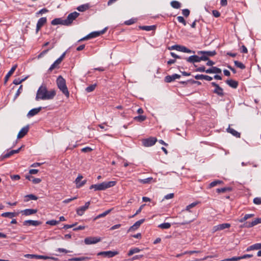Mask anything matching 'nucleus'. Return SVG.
Masks as SVG:
<instances>
[{
    "label": "nucleus",
    "mask_w": 261,
    "mask_h": 261,
    "mask_svg": "<svg viewBox=\"0 0 261 261\" xmlns=\"http://www.w3.org/2000/svg\"><path fill=\"white\" fill-rule=\"evenodd\" d=\"M259 223H261V218H256L251 222H246L241 226V227H251Z\"/></svg>",
    "instance_id": "13"
},
{
    "label": "nucleus",
    "mask_w": 261,
    "mask_h": 261,
    "mask_svg": "<svg viewBox=\"0 0 261 261\" xmlns=\"http://www.w3.org/2000/svg\"><path fill=\"white\" fill-rule=\"evenodd\" d=\"M240 260L239 257H233L230 258H226V261H238Z\"/></svg>",
    "instance_id": "62"
},
{
    "label": "nucleus",
    "mask_w": 261,
    "mask_h": 261,
    "mask_svg": "<svg viewBox=\"0 0 261 261\" xmlns=\"http://www.w3.org/2000/svg\"><path fill=\"white\" fill-rule=\"evenodd\" d=\"M90 8V6L88 4L82 5L79 6L76 9L80 12H85Z\"/></svg>",
    "instance_id": "32"
},
{
    "label": "nucleus",
    "mask_w": 261,
    "mask_h": 261,
    "mask_svg": "<svg viewBox=\"0 0 261 261\" xmlns=\"http://www.w3.org/2000/svg\"><path fill=\"white\" fill-rule=\"evenodd\" d=\"M200 252H201V251H200V250H191V251H185L183 253V254H192L193 253H200Z\"/></svg>",
    "instance_id": "54"
},
{
    "label": "nucleus",
    "mask_w": 261,
    "mask_h": 261,
    "mask_svg": "<svg viewBox=\"0 0 261 261\" xmlns=\"http://www.w3.org/2000/svg\"><path fill=\"white\" fill-rule=\"evenodd\" d=\"M145 204H143L142 205H141V206L139 207V208L136 211V213L133 215V216H129V218H133L135 216H136L137 215L139 214L140 213H141L143 207L145 206Z\"/></svg>",
    "instance_id": "50"
},
{
    "label": "nucleus",
    "mask_w": 261,
    "mask_h": 261,
    "mask_svg": "<svg viewBox=\"0 0 261 261\" xmlns=\"http://www.w3.org/2000/svg\"><path fill=\"white\" fill-rule=\"evenodd\" d=\"M138 181L139 182L143 184H149L151 182H155V180H154L153 178L151 177H148L145 179H139Z\"/></svg>",
    "instance_id": "30"
},
{
    "label": "nucleus",
    "mask_w": 261,
    "mask_h": 261,
    "mask_svg": "<svg viewBox=\"0 0 261 261\" xmlns=\"http://www.w3.org/2000/svg\"><path fill=\"white\" fill-rule=\"evenodd\" d=\"M139 28L142 30H145L146 31H150L151 30H154L155 29V25H150V26L144 25V26H140Z\"/></svg>",
    "instance_id": "35"
},
{
    "label": "nucleus",
    "mask_w": 261,
    "mask_h": 261,
    "mask_svg": "<svg viewBox=\"0 0 261 261\" xmlns=\"http://www.w3.org/2000/svg\"><path fill=\"white\" fill-rule=\"evenodd\" d=\"M212 85L215 87V89L213 91V92L215 94H217L218 95L220 96H223L224 93L223 92V89L220 87L218 84L216 83L215 82H212L211 83Z\"/></svg>",
    "instance_id": "10"
},
{
    "label": "nucleus",
    "mask_w": 261,
    "mask_h": 261,
    "mask_svg": "<svg viewBox=\"0 0 261 261\" xmlns=\"http://www.w3.org/2000/svg\"><path fill=\"white\" fill-rule=\"evenodd\" d=\"M227 132L230 134H231L233 136L236 137V138H240L241 137V134L240 133L238 132L234 129L231 128L230 127V125L229 127L227 128Z\"/></svg>",
    "instance_id": "26"
},
{
    "label": "nucleus",
    "mask_w": 261,
    "mask_h": 261,
    "mask_svg": "<svg viewBox=\"0 0 261 261\" xmlns=\"http://www.w3.org/2000/svg\"><path fill=\"white\" fill-rule=\"evenodd\" d=\"M77 198V196H75V197H73L71 198H68V199H65L63 201V202L64 203H68L70 202V201H71L72 200L76 199Z\"/></svg>",
    "instance_id": "56"
},
{
    "label": "nucleus",
    "mask_w": 261,
    "mask_h": 261,
    "mask_svg": "<svg viewBox=\"0 0 261 261\" xmlns=\"http://www.w3.org/2000/svg\"><path fill=\"white\" fill-rule=\"evenodd\" d=\"M54 47V46H52L51 48H48L46 50H44L43 51H42L41 53H40L39 54V55L38 56V59H40L41 58H42L43 56H44L50 49L53 48Z\"/></svg>",
    "instance_id": "47"
},
{
    "label": "nucleus",
    "mask_w": 261,
    "mask_h": 261,
    "mask_svg": "<svg viewBox=\"0 0 261 261\" xmlns=\"http://www.w3.org/2000/svg\"><path fill=\"white\" fill-rule=\"evenodd\" d=\"M29 197L31 200H36L38 199V197L33 194H29L25 196Z\"/></svg>",
    "instance_id": "59"
},
{
    "label": "nucleus",
    "mask_w": 261,
    "mask_h": 261,
    "mask_svg": "<svg viewBox=\"0 0 261 261\" xmlns=\"http://www.w3.org/2000/svg\"><path fill=\"white\" fill-rule=\"evenodd\" d=\"M231 191H232V188L231 187H225L223 188L217 189L216 190L217 192L218 193H225L228 191L230 192Z\"/></svg>",
    "instance_id": "36"
},
{
    "label": "nucleus",
    "mask_w": 261,
    "mask_h": 261,
    "mask_svg": "<svg viewBox=\"0 0 261 261\" xmlns=\"http://www.w3.org/2000/svg\"><path fill=\"white\" fill-rule=\"evenodd\" d=\"M146 119V117L144 115H139L138 116H136L134 118V119L135 120H136L138 122H142V121L145 120Z\"/></svg>",
    "instance_id": "39"
},
{
    "label": "nucleus",
    "mask_w": 261,
    "mask_h": 261,
    "mask_svg": "<svg viewBox=\"0 0 261 261\" xmlns=\"http://www.w3.org/2000/svg\"><path fill=\"white\" fill-rule=\"evenodd\" d=\"M101 240L100 237H89L85 239L84 243L86 245L94 244L99 242Z\"/></svg>",
    "instance_id": "9"
},
{
    "label": "nucleus",
    "mask_w": 261,
    "mask_h": 261,
    "mask_svg": "<svg viewBox=\"0 0 261 261\" xmlns=\"http://www.w3.org/2000/svg\"><path fill=\"white\" fill-rule=\"evenodd\" d=\"M180 75L178 74H173L171 75H167L165 78V81L167 83H170L176 79H179Z\"/></svg>",
    "instance_id": "20"
},
{
    "label": "nucleus",
    "mask_w": 261,
    "mask_h": 261,
    "mask_svg": "<svg viewBox=\"0 0 261 261\" xmlns=\"http://www.w3.org/2000/svg\"><path fill=\"white\" fill-rule=\"evenodd\" d=\"M230 227L229 223H223L214 226L213 228V232H215L218 230H223L225 228H228Z\"/></svg>",
    "instance_id": "15"
},
{
    "label": "nucleus",
    "mask_w": 261,
    "mask_h": 261,
    "mask_svg": "<svg viewBox=\"0 0 261 261\" xmlns=\"http://www.w3.org/2000/svg\"><path fill=\"white\" fill-rule=\"evenodd\" d=\"M33 183L37 184H39L41 181V179L39 178H33V179L32 180Z\"/></svg>",
    "instance_id": "64"
},
{
    "label": "nucleus",
    "mask_w": 261,
    "mask_h": 261,
    "mask_svg": "<svg viewBox=\"0 0 261 261\" xmlns=\"http://www.w3.org/2000/svg\"><path fill=\"white\" fill-rule=\"evenodd\" d=\"M106 30H107V28H106L103 30L100 31L92 32L90 34H88L86 37L83 38L82 39H81L79 40V41L89 39H91L92 38L97 37L100 36V35L104 34L106 32Z\"/></svg>",
    "instance_id": "6"
},
{
    "label": "nucleus",
    "mask_w": 261,
    "mask_h": 261,
    "mask_svg": "<svg viewBox=\"0 0 261 261\" xmlns=\"http://www.w3.org/2000/svg\"><path fill=\"white\" fill-rule=\"evenodd\" d=\"M96 86V84L91 85L86 88V91L87 92H91L93 91L95 89Z\"/></svg>",
    "instance_id": "44"
},
{
    "label": "nucleus",
    "mask_w": 261,
    "mask_h": 261,
    "mask_svg": "<svg viewBox=\"0 0 261 261\" xmlns=\"http://www.w3.org/2000/svg\"><path fill=\"white\" fill-rule=\"evenodd\" d=\"M197 72H205V68L204 66L199 67L195 69Z\"/></svg>",
    "instance_id": "61"
},
{
    "label": "nucleus",
    "mask_w": 261,
    "mask_h": 261,
    "mask_svg": "<svg viewBox=\"0 0 261 261\" xmlns=\"http://www.w3.org/2000/svg\"><path fill=\"white\" fill-rule=\"evenodd\" d=\"M90 257L88 256H83L80 257H74L69 259L71 261H86L89 260Z\"/></svg>",
    "instance_id": "33"
},
{
    "label": "nucleus",
    "mask_w": 261,
    "mask_h": 261,
    "mask_svg": "<svg viewBox=\"0 0 261 261\" xmlns=\"http://www.w3.org/2000/svg\"><path fill=\"white\" fill-rule=\"evenodd\" d=\"M37 210L36 209H25L20 212L23 215L25 216H29L36 213Z\"/></svg>",
    "instance_id": "24"
},
{
    "label": "nucleus",
    "mask_w": 261,
    "mask_h": 261,
    "mask_svg": "<svg viewBox=\"0 0 261 261\" xmlns=\"http://www.w3.org/2000/svg\"><path fill=\"white\" fill-rule=\"evenodd\" d=\"M83 178V176L82 175L80 174L78 175V176L76 177V178L75 180V182L76 184V185H77L78 184H79L81 182L80 181Z\"/></svg>",
    "instance_id": "57"
},
{
    "label": "nucleus",
    "mask_w": 261,
    "mask_h": 261,
    "mask_svg": "<svg viewBox=\"0 0 261 261\" xmlns=\"http://www.w3.org/2000/svg\"><path fill=\"white\" fill-rule=\"evenodd\" d=\"M57 252H58L59 253H71L72 252V251L68 250L64 248H58L56 250Z\"/></svg>",
    "instance_id": "46"
},
{
    "label": "nucleus",
    "mask_w": 261,
    "mask_h": 261,
    "mask_svg": "<svg viewBox=\"0 0 261 261\" xmlns=\"http://www.w3.org/2000/svg\"><path fill=\"white\" fill-rule=\"evenodd\" d=\"M56 94L55 90L48 91L46 87L44 85H41L37 90L36 100H49L53 99Z\"/></svg>",
    "instance_id": "1"
},
{
    "label": "nucleus",
    "mask_w": 261,
    "mask_h": 261,
    "mask_svg": "<svg viewBox=\"0 0 261 261\" xmlns=\"http://www.w3.org/2000/svg\"><path fill=\"white\" fill-rule=\"evenodd\" d=\"M46 22L47 19L46 17H41L38 20L36 25V33L39 32V31L46 23Z\"/></svg>",
    "instance_id": "17"
},
{
    "label": "nucleus",
    "mask_w": 261,
    "mask_h": 261,
    "mask_svg": "<svg viewBox=\"0 0 261 261\" xmlns=\"http://www.w3.org/2000/svg\"><path fill=\"white\" fill-rule=\"evenodd\" d=\"M118 254L117 251H101L97 253V255L103 256L109 258L112 257Z\"/></svg>",
    "instance_id": "12"
},
{
    "label": "nucleus",
    "mask_w": 261,
    "mask_h": 261,
    "mask_svg": "<svg viewBox=\"0 0 261 261\" xmlns=\"http://www.w3.org/2000/svg\"><path fill=\"white\" fill-rule=\"evenodd\" d=\"M42 224V222L37 220H28L23 222L24 226L33 225L35 226H39Z\"/></svg>",
    "instance_id": "18"
},
{
    "label": "nucleus",
    "mask_w": 261,
    "mask_h": 261,
    "mask_svg": "<svg viewBox=\"0 0 261 261\" xmlns=\"http://www.w3.org/2000/svg\"><path fill=\"white\" fill-rule=\"evenodd\" d=\"M26 79V77L24 78V79H22L21 80H20L19 79H15L13 82V83L16 85H19L20 84H21L22 82H23Z\"/></svg>",
    "instance_id": "51"
},
{
    "label": "nucleus",
    "mask_w": 261,
    "mask_h": 261,
    "mask_svg": "<svg viewBox=\"0 0 261 261\" xmlns=\"http://www.w3.org/2000/svg\"><path fill=\"white\" fill-rule=\"evenodd\" d=\"M17 67V65L15 64L11 68L10 70L8 72L6 75L5 77V84H6L7 81H8L9 77L11 76V75L14 73L15 70H16Z\"/></svg>",
    "instance_id": "22"
},
{
    "label": "nucleus",
    "mask_w": 261,
    "mask_h": 261,
    "mask_svg": "<svg viewBox=\"0 0 261 261\" xmlns=\"http://www.w3.org/2000/svg\"><path fill=\"white\" fill-rule=\"evenodd\" d=\"M253 203L257 205L261 204V198L256 197L253 199Z\"/></svg>",
    "instance_id": "55"
},
{
    "label": "nucleus",
    "mask_w": 261,
    "mask_h": 261,
    "mask_svg": "<svg viewBox=\"0 0 261 261\" xmlns=\"http://www.w3.org/2000/svg\"><path fill=\"white\" fill-rule=\"evenodd\" d=\"M66 53H64L49 67L48 70L51 71L53 69L56 68L63 61L65 57Z\"/></svg>",
    "instance_id": "11"
},
{
    "label": "nucleus",
    "mask_w": 261,
    "mask_h": 261,
    "mask_svg": "<svg viewBox=\"0 0 261 261\" xmlns=\"http://www.w3.org/2000/svg\"><path fill=\"white\" fill-rule=\"evenodd\" d=\"M177 20L178 22L182 23L184 25L186 26L187 25L186 21L185 20L184 18L182 16H178L177 17Z\"/></svg>",
    "instance_id": "48"
},
{
    "label": "nucleus",
    "mask_w": 261,
    "mask_h": 261,
    "mask_svg": "<svg viewBox=\"0 0 261 261\" xmlns=\"http://www.w3.org/2000/svg\"><path fill=\"white\" fill-rule=\"evenodd\" d=\"M240 49L242 53L247 54L248 53V49L245 45H242Z\"/></svg>",
    "instance_id": "63"
},
{
    "label": "nucleus",
    "mask_w": 261,
    "mask_h": 261,
    "mask_svg": "<svg viewBox=\"0 0 261 261\" xmlns=\"http://www.w3.org/2000/svg\"><path fill=\"white\" fill-rule=\"evenodd\" d=\"M80 13L77 12H74L70 13L66 19H64V25H70L79 16Z\"/></svg>",
    "instance_id": "5"
},
{
    "label": "nucleus",
    "mask_w": 261,
    "mask_h": 261,
    "mask_svg": "<svg viewBox=\"0 0 261 261\" xmlns=\"http://www.w3.org/2000/svg\"><path fill=\"white\" fill-rule=\"evenodd\" d=\"M12 155H13V154L12 150H11L9 152H8V153H7L4 155H2L1 156V160H4L5 159L9 158L10 156H11Z\"/></svg>",
    "instance_id": "42"
},
{
    "label": "nucleus",
    "mask_w": 261,
    "mask_h": 261,
    "mask_svg": "<svg viewBox=\"0 0 261 261\" xmlns=\"http://www.w3.org/2000/svg\"><path fill=\"white\" fill-rule=\"evenodd\" d=\"M18 215V213L16 212H5L2 214L1 216L3 217H7L9 218H12L17 216Z\"/></svg>",
    "instance_id": "27"
},
{
    "label": "nucleus",
    "mask_w": 261,
    "mask_h": 261,
    "mask_svg": "<svg viewBox=\"0 0 261 261\" xmlns=\"http://www.w3.org/2000/svg\"><path fill=\"white\" fill-rule=\"evenodd\" d=\"M190 11L188 9H185L182 10V14L184 16H185L186 17H187L189 16L190 14Z\"/></svg>",
    "instance_id": "53"
},
{
    "label": "nucleus",
    "mask_w": 261,
    "mask_h": 261,
    "mask_svg": "<svg viewBox=\"0 0 261 261\" xmlns=\"http://www.w3.org/2000/svg\"><path fill=\"white\" fill-rule=\"evenodd\" d=\"M198 54L202 55V56H206L208 58V57H213L215 56L217 54V53L215 50L213 51H198Z\"/></svg>",
    "instance_id": "21"
},
{
    "label": "nucleus",
    "mask_w": 261,
    "mask_h": 261,
    "mask_svg": "<svg viewBox=\"0 0 261 261\" xmlns=\"http://www.w3.org/2000/svg\"><path fill=\"white\" fill-rule=\"evenodd\" d=\"M59 223V221H58L55 220H49V221H46V224L50 225L52 226L56 225L57 224H58Z\"/></svg>",
    "instance_id": "45"
},
{
    "label": "nucleus",
    "mask_w": 261,
    "mask_h": 261,
    "mask_svg": "<svg viewBox=\"0 0 261 261\" xmlns=\"http://www.w3.org/2000/svg\"><path fill=\"white\" fill-rule=\"evenodd\" d=\"M205 72L207 73H221V69L217 67H212V68L206 70Z\"/></svg>",
    "instance_id": "25"
},
{
    "label": "nucleus",
    "mask_w": 261,
    "mask_h": 261,
    "mask_svg": "<svg viewBox=\"0 0 261 261\" xmlns=\"http://www.w3.org/2000/svg\"><path fill=\"white\" fill-rule=\"evenodd\" d=\"M185 59L189 63H195L200 62L201 61H206L208 60V58L205 56L199 57L197 55H193L189 57L185 58Z\"/></svg>",
    "instance_id": "4"
},
{
    "label": "nucleus",
    "mask_w": 261,
    "mask_h": 261,
    "mask_svg": "<svg viewBox=\"0 0 261 261\" xmlns=\"http://www.w3.org/2000/svg\"><path fill=\"white\" fill-rule=\"evenodd\" d=\"M157 141L155 137H150L147 139H143L142 141L143 145L145 147H150L153 145Z\"/></svg>",
    "instance_id": "7"
},
{
    "label": "nucleus",
    "mask_w": 261,
    "mask_h": 261,
    "mask_svg": "<svg viewBox=\"0 0 261 261\" xmlns=\"http://www.w3.org/2000/svg\"><path fill=\"white\" fill-rule=\"evenodd\" d=\"M57 84L58 88L66 97L68 98L69 97V92L66 86V81L61 75L58 77L57 79Z\"/></svg>",
    "instance_id": "3"
},
{
    "label": "nucleus",
    "mask_w": 261,
    "mask_h": 261,
    "mask_svg": "<svg viewBox=\"0 0 261 261\" xmlns=\"http://www.w3.org/2000/svg\"><path fill=\"white\" fill-rule=\"evenodd\" d=\"M212 13L215 17H219L220 16V13L216 10H213Z\"/></svg>",
    "instance_id": "60"
},
{
    "label": "nucleus",
    "mask_w": 261,
    "mask_h": 261,
    "mask_svg": "<svg viewBox=\"0 0 261 261\" xmlns=\"http://www.w3.org/2000/svg\"><path fill=\"white\" fill-rule=\"evenodd\" d=\"M234 65L238 68H240L242 69H244L245 68V66L242 63L239 61H235L234 62Z\"/></svg>",
    "instance_id": "43"
},
{
    "label": "nucleus",
    "mask_w": 261,
    "mask_h": 261,
    "mask_svg": "<svg viewBox=\"0 0 261 261\" xmlns=\"http://www.w3.org/2000/svg\"><path fill=\"white\" fill-rule=\"evenodd\" d=\"M35 258L36 259H51L54 260H57L58 258L54 257H49L47 256H44V255H36L35 254Z\"/></svg>",
    "instance_id": "31"
},
{
    "label": "nucleus",
    "mask_w": 261,
    "mask_h": 261,
    "mask_svg": "<svg viewBox=\"0 0 261 261\" xmlns=\"http://www.w3.org/2000/svg\"><path fill=\"white\" fill-rule=\"evenodd\" d=\"M113 208H111V209L108 210L106 211L105 212H104L103 213L98 215L95 218L94 220H96L97 219L106 216L107 215H108L110 213V212L113 210Z\"/></svg>",
    "instance_id": "34"
},
{
    "label": "nucleus",
    "mask_w": 261,
    "mask_h": 261,
    "mask_svg": "<svg viewBox=\"0 0 261 261\" xmlns=\"http://www.w3.org/2000/svg\"><path fill=\"white\" fill-rule=\"evenodd\" d=\"M198 202H193L191 204L187 205L186 206V211H190V208H192L194 207V206H195L198 204Z\"/></svg>",
    "instance_id": "52"
},
{
    "label": "nucleus",
    "mask_w": 261,
    "mask_h": 261,
    "mask_svg": "<svg viewBox=\"0 0 261 261\" xmlns=\"http://www.w3.org/2000/svg\"><path fill=\"white\" fill-rule=\"evenodd\" d=\"M226 83L232 88H237L238 86V82L233 80L226 81Z\"/></svg>",
    "instance_id": "28"
},
{
    "label": "nucleus",
    "mask_w": 261,
    "mask_h": 261,
    "mask_svg": "<svg viewBox=\"0 0 261 261\" xmlns=\"http://www.w3.org/2000/svg\"><path fill=\"white\" fill-rule=\"evenodd\" d=\"M144 221L145 219H142L137 221L135 223V224L133 225H132L129 228V229L127 230V232H132L136 230L140 226V225L144 222Z\"/></svg>",
    "instance_id": "16"
},
{
    "label": "nucleus",
    "mask_w": 261,
    "mask_h": 261,
    "mask_svg": "<svg viewBox=\"0 0 261 261\" xmlns=\"http://www.w3.org/2000/svg\"><path fill=\"white\" fill-rule=\"evenodd\" d=\"M42 110V107L34 108L31 110L28 113L27 116L29 117H33L37 114Z\"/></svg>",
    "instance_id": "23"
},
{
    "label": "nucleus",
    "mask_w": 261,
    "mask_h": 261,
    "mask_svg": "<svg viewBox=\"0 0 261 261\" xmlns=\"http://www.w3.org/2000/svg\"><path fill=\"white\" fill-rule=\"evenodd\" d=\"M171 49H175L177 51H181L183 53H194V51H192L186 47L180 45H174L172 46L170 48Z\"/></svg>",
    "instance_id": "8"
},
{
    "label": "nucleus",
    "mask_w": 261,
    "mask_h": 261,
    "mask_svg": "<svg viewBox=\"0 0 261 261\" xmlns=\"http://www.w3.org/2000/svg\"><path fill=\"white\" fill-rule=\"evenodd\" d=\"M222 183H223V181L222 180H216L212 181V182H211L210 184L209 187L212 188V187H214L217 186L218 184H221Z\"/></svg>",
    "instance_id": "41"
},
{
    "label": "nucleus",
    "mask_w": 261,
    "mask_h": 261,
    "mask_svg": "<svg viewBox=\"0 0 261 261\" xmlns=\"http://www.w3.org/2000/svg\"><path fill=\"white\" fill-rule=\"evenodd\" d=\"M90 204V201H88L86 202L84 206L77 208L76 210V214L79 216H82L84 214L85 212L88 208Z\"/></svg>",
    "instance_id": "14"
},
{
    "label": "nucleus",
    "mask_w": 261,
    "mask_h": 261,
    "mask_svg": "<svg viewBox=\"0 0 261 261\" xmlns=\"http://www.w3.org/2000/svg\"><path fill=\"white\" fill-rule=\"evenodd\" d=\"M116 184V182L115 181L103 182L99 184L92 185L90 187V189H94L95 191L105 190L108 188L114 186Z\"/></svg>",
    "instance_id": "2"
},
{
    "label": "nucleus",
    "mask_w": 261,
    "mask_h": 261,
    "mask_svg": "<svg viewBox=\"0 0 261 261\" xmlns=\"http://www.w3.org/2000/svg\"><path fill=\"white\" fill-rule=\"evenodd\" d=\"M81 150L83 152H89L92 150V149L89 147H86L82 148Z\"/></svg>",
    "instance_id": "58"
},
{
    "label": "nucleus",
    "mask_w": 261,
    "mask_h": 261,
    "mask_svg": "<svg viewBox=\"0 0 261 261\" xmlns=\"http://www.w3.org/2000/svg\"><path fill=\"white\" fill-rule=\"evenodd\" d=\"M140 251V249L138 248H134L131 249L128 252L127 255L128 256H131L134 253H138Z\"/></svg>",
    "instance_id": "38"
},
{
    "label": "nucleus",
    "mask_w": 261,
    "mask_h": 261,
    "mask_svg": "<svg viewBox=\"0 0 261 261\" xmlns=\"http://www.w3.org/2000/svg\"><path fill=\"white\" fill-rule=\"evenodd\" d=\"M29 130V125H27L21 129L17 135V138L21 139L27 134Z\"/></svg>",
    "instance_id": "19"
},
{
    "label": "nucleus",
    "mask_w": 261,
    "mask_h": 261,
    "mask_svg": "<svg viewBox=\"0 0 261 261\" xmlns=\"http://www.w3.org/2000/svg\"><path fill=\"white\" fill-rule=\"evenodd\" d=\"M51 24L54 25L57 24H62L64 25V19H62L61 18H55L51 21Z\"/></svg>",
    "instance_id": "29"
},
{
    "label": "nucleus",
    "mask_w": 261,
    "mask_h": 261,
    "mask_svg": "<svg viewBox=\"0 0 261 261\" xmlns=\"http://www.w3.org/2000/svg\"><path fill=\"white\" fill-rule=\"evenodd\" d=\"M136 21V19L135 18H132L129 20H126L124 22V24L126 25H131L132 24H134Z\"/></svg>",
    "instance_id": "49"
},
{
    "label": "nucleus",
    "mask_w": 261,
    "mask_h": 261,
    "mask_svg": "<svg viewBox=\"0 0 261 261\" xmlns=\"http://www.w3.org/2000/svg\"><path fill=\"white\" fill-rule=\"evenodd\" d=\"M171 227L169 223H163L159 225V227L162 229H168Z\"/></svg>",
    "instance_id": "40"
},
{
    "label": "nucleus",
    "mask_w": 261,
    "mask_h": 261,
    "mask_svg": "<svg viewBox=\"0 0 261 261\" xmlns=\"http://www.w3.org/2000/svg\"><path fill=\"white\" fill-rule=\"evenodd\" d=\"M171 6L175 9H179L181 7V4L176 1H173L171 2Z\"/></svg>",
    "instance_id": "37"
}]
</instances>
